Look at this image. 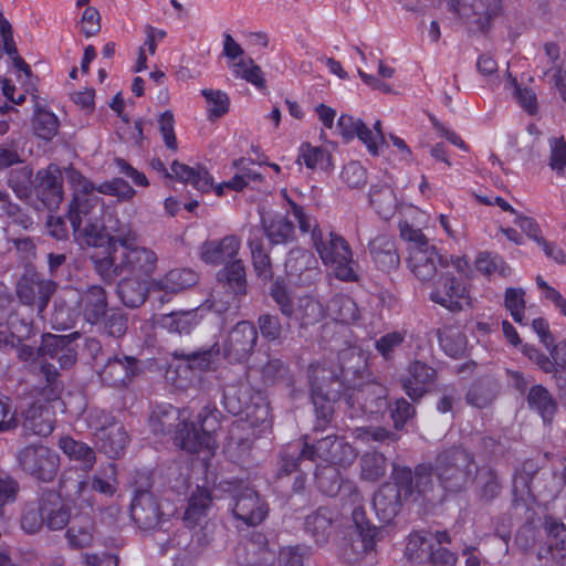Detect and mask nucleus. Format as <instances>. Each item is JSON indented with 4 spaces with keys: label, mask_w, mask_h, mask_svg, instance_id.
<instances>
[{
    "label": "nucleus",
    "mask_w": 566,
    "mask_h": 566,
    "mask_svg": "<svg viewBox=\"0 0 566 566\" xmlns=\"http://www.w3.org/2000/svg\"><path fill=\"white\" fill-rule=\"evenodd\" d=\"M302 457H315L323 459L326 462L339 465L352 463L356 458V451L348 443L333 437H326L319 440L315 447H306L302 451Z\"/></svg>",
    "instance_id": "obj_12"
},
{
    "label": "nucleus",
    "mask_w": 566,
    "mask_h": 566,
    "mask_svg": "<svg viewBox=\"0 0 566 566\" xmlns=\"http://www.w3.org/2000/svg\"><path fill=\"white\" fill-rule=\"evenodd\" d=\"M132 516L147 527H154L159 524V509L149 493H139L133 500Z\"/></svg>",
    "instance_id": "obj_32"
},
{
    "label": "nucleus",
    "mask_w": 566,
    "mask_h": 566,
    "mask_svg": "<svg viewBox=\"0 0 566 566\" xmlns=\"http://www.w3.org/2000/svg\"><path fill=\"white\" fill-rule=\"evenodd\" d=\"M332 318L345 324L355 322L358 318L356 303L348 296H335L327 306Z\"/></svg>",
    "instance_id": "obj_41"
},
{
    "label": "nucleus",
    "mask_w": 566,
    "mask_h": 566,
    "mask_svg": "<svg viewBox=\"0 0 566 566\" xmlns=\"http://www.w3.org/2000/svg\"><path fill=\"white\" fill-rule=\"evenodd\" d=\"M548 549L555 560H566V526L555 521L547 522Z\"/></svg>",
    "instance_id": "obj_42"
},
{
    "label": "nucleus",
    "mask_w": 566,
    "mask_h": 566,
    "mask_svg": "<svg viewBox=\"0 0 566 566\" xmlns=\"http://www.w3.org/2000/svg\"><path fill=\"white\" fill-rule=\"evenodd\" d=\"M253 399L252 388L247 381L229 384L223 390L224 407L233 415L242 413L250 408Z\"/></svg>",
    "instance_id": "obj_30"
},
{
    "label": "nucleus",
    "mask_w": 566,
    "mask_h": 566,
    "mask_svg": "<svg viewBox=\"0 0 566 566\" xmlns=\"http://www.w3.org/2000/svg\"><path fill=\"white\" fill-rule=\"evenodd\" d=\"M55 285L49 280L35 277H22L18 284L19 298L25 304H36L39 312H42L54 292Z\"/></svg>",
    "instance_id": "obj_20"
},
{
    "label": "nucleus",
    "mask_w": 566,
    "mask_h": 566,
    "mask_svg": "<svg viewBox=\"0 0 566 566\" xmlns=\"http://www.w3.org/2000/svg\"><path fill=\"white\" fill-rule=\"evenodd\" d=\"M233 501V515L248 525L261 523L266 515L264 504L252 489L244 488L234 495Z\"/></svg>",
    "instance_id": "obj_14"
},
{
    "label": "nucleus",
    "mask_w": 566,
    "mask_h": 566,
    "mask_svg": "<svg viewBox=\"0 0 566 566\" xmlns=\"http://www.w3.org/2000/svg\"><path fill=\"white\" fill-rule=\"evenodd\" d=\"M59 120L56 116L48 111H39L33 119V130L36 136L44 140H51L57 133Z\"/></svg>",
    "instance_id": "obj_49"
},
{
    "label": "nucleus",
    "mask_w": 566,
    "mask_h": 566,
    "mask_svg": "<svg viewBox=\"0 0 566 566\" xmlns=\"http://www.w3.org/2000/svg\"><path fill=\"white\" fill-rule=\"evenodd\" d=\"M67 541L72 547L86 548L94 543L93 526L90 521L83 524L74 522L66 533Z\"/></svg>",
    "instance_id": "obj_47"
},
{
    "label": "nucleus",
    "mask_w": 566,
    "mask_h": 566,
    "mask_svg": "<svg viewBox=\"0 0 566 566\" xmlns=\"http://www.w3.org/2000/svg\"><path fill=\"white\" fill-rule=\"evenodd\" d=\"M370 251L379 269L389 271L399 265L400 259L390 239L386 237L375 239L370 243Z\"/></svg>",
    "instance_id": "obj_33"
},
{
    "label": "nucleus",
    "mask_w": 566,
    "mask_h": 566,
    "mask_svg": "<svg viewBox=\"0 0 566 566\" xmlns=\"http://www.w3.org/2000/svg\"><path fill=\"white\" fill-rule=\"evenodd\" d=\"M440 346L451 357H459L465 353L467 338L454 327H446L439 335Z\"/></svg>",
    "instance_id": "obj_46"
},
{
    "label": "nucleus",
    "mask_w": 566,
    "mask_h": 566,
    "mask_svg": "<svg viewBox=\"0 0 566 566\" xmlns=\"http://www.w3.org/2000/svg\"><path fill=\"white\" fill-rule=\"evenodd\" d=\"M59 447L70 460L78 462L83 469L88 470L95 462V453L86 443L76 441L71 437H62Z\"/></svg>",
    "instance_id": "obj_35"
},
{
    "label": "nucleus",
    "mask_w": 566,
    "mask_h": 566,
    "mask_svg": "<svg viewBox=\"0 0 566 566\" xmlns=\"http://www.w3.org/2000/svg\"><path fill=\"white\" fill-rule=\"evenodd\" d=\"M406 555L412 560L430 559L433 563L441 562L447 566H452L455 563L454 555L448 549L443 548L432 552L430 542L420 533L409 536L406 545Z\"/></svg>",
    "instance_id": "obj_18"
},
{
    "label": "nucleus",
    "mask_w": 566,
    "mask_h": 566,
    "mask_svg": "<svg viewBox=\"0 0 566 566\" xmlns=\"http://www.w3.org/2000/svg\"><path fill=\"white\" fill-rule=\"evenodd\" d=\"M31 170L27 167L11 172L9 184L19 197H25L31 186Z\"/></svg>",
    "instance_id": "obj_59"
},
{
    "label": "nucleus",
    "mask_w": 566,
    "mask_h": 566,
    "mask_svg": "<svg viewBox=\"0 0 566 566\" xmlns=\"http://www.w3.org/2000/svg\"><path fill=\"white\" fill-rule=\"evenodd\" d=\"M289 203L291 206V213L298 222L300 229L303 232L315 228L314 220L306 216L302 208L291 201ZM312 238L323 263L328 266L337 279L343 281H354L357 279L356 264L353 260L350 248L340 235L332 232L323 235L313 229Z\"/></svg>",
    "instance_id": "obj_3"
},
{
    "label": "nucleus",
    "mask_w": 566,
    "mask_h": 566,
    "mask_svg": "<svg viewBox=\"0 0 566 566\" xmlns=\"http://www.w3.org/2000/svg\"><path fill=\"white\" fill-rule=\"evenodd\" d=\"M359 127H363V120L347 114H342L336 125L338 134L346 140L354 139Z\"/></svg>",
    "instance_id": "obj_61"
},
{
    "label": "nucleus",
    "mask_w": 566,
    "mask_h": 566,
    "mask_svg": "<svg viewBox=\"0 0 566 566\" xmlns=\"http://www.w3.org/2000/svg\"><path fill=\"white\" fill-rule=\"evenodd\" d=\"M401 237L409 242L408 265L415 276L422 281H431L437 273L442 274V268L448 264V258L438 253L419 229L407 222L400 223ZM446 268H449L446 265Z\"/></svg>",
    "instance_id": "obj_4"
},
{
    "label": "nucleus",
    "mask_w": 566,
    "mask_h": 566,
    "mask_svg": "<svg viewBox=\"0 0 566 566\" xmlns=\"http://www.w3.org/2000/svg\"><path fill=\"white\" fill-rule=\"evenodd\" d=\"M356 137L366 146L369 154L373 156H378L380 153V148L385 143V137L382 133H374L367 125L363 122V127H359Z\"/></svg>",
    "instance_id": "obj_55"
},
{
    "label": "nucleus",
    "mask_w": 566,
    "mask_h": 566,
    "mask_svg": "<svg viewBox=\"0 0 566 566\" xmlns=\"http://www.w3.org/2000/svg\"><path fill=\"white\" fill-rule=\"evenodd\" d=\"M154 287V280L123 274L117 284V294L126 306L137 307L144 304L149 291Z\"/></svg>",
    "instance_id": "obj_19"
},
{
    "label": "nucleus",
    "mask_w": 566,
    "mask_h": 566,
    "mask_svg": "<svg viewBox=\"0 0 566 566\" xmlns=\"http://www.w3.org/2000/svg\"><path fill=\"white\" fill-rule=\"evenodd\" d=\"M256 329L251 323H238L229 332L223 344L224 356L232 361H242L247 359L256 343Z\"/></svg>",
    "instance_id": "obj_11"
},
{
    "label": "nucleus",
    "mask_w": 566,
    "mask_h": 566,
    "mask_svg": "<svg viewBox=\"0 0 566 566\" xmlns=\"http://www.w3.org/2000/svg\"><path fill=\"white\" fill-rule=\"evenodd\" d=\"M324 315L323 306L313 297L305 296L297 301V304L291 307V313L287 316L294 317L300 321L302 325H310L318 322Z\"/></svg>",
    "instance_id": "obj_37"
},
{
    "label": "nucleus",
    "mask_w": 566,
    "mask_h": 566,
    "mask_svg": "<svg viewBox=\"0 0 566 566\" xmlns=\"http://www.w3.org/2000/svg\"><path fill=\"white\" fill-rule=\"evenodd\" d=\"M234 76L240 77L258 88L265 86L264 74L251 57H241L228 64Z\"/></svg>",
    "instance_id": "obj_38"
},
{
    "label": "nucleus",
    "mask_w": 566,
    "mask_h": 566,
    "mask_svg": "<svg viewBox=\"0 0 566 566\" xmlns=\"http://www.w3.org/2000/svg\"><path fill=\"white\" fill-rule=\"evenodd\" d=\"M88 427L101 444L102 450L111 458L119 457L127 443L128 436L124 426L104 410H91L87 416Z\"/></svg>",
    "instance_id": "obj_5"
},
{
    "label": "nucleus",
    "mask_w": 566,
    "mask_h": 566,
    "mask_svg": "<svg viewBox=\"0 0 566 566\" xmlns=\"http://www.w3.org/2000/svg\"><path fill=\"white\" fill-rule=\"evenodd\" d=\"M259 328L264 338L275 340L281 335V325L277 317L264 314L259 317Z\"/></svg>",
    "instance_id": "obj_63"
},
{
    "label": "nucleus",
    "mask_w": 566,
    "mask_h": 566,
    "mask_svg": "<svg viewBox=\"0 0 566 566\" xmlns=\"http://www.w3.org/2000/svg\"><path fill=\"white\" fill-rule=\"evenodd\" d=\"M504 303L513 319L518 324H523L525 310L524 291L522 289H507Z\"/></svg>",
    "instance_id": "obj_52"
},
{
    "label": "nucleus",
    "mask_w": 566,
    "mask_h": 566,
    "mask_svg": "<svg viewBox=\"0 0 566 566\" xmlns=\"http://www.w3.org/2000/svg\"><path fill=\"white\" fill-rule=\"evenodd\" d=\"M343 180L352 188H359L366 184V170L358 163H349L342 172Z\"/></svg>",
    "instance_id": "obj_60"
},
{
    "label": "nucleus",
    "mask_w": 566,
    "mask_h": 566,
    "mask_svg": "<svg viewBox=\"0 0 566 566\" xmlns=\"http://www.w3.org/2000/svg\"><path fill=\"white\" fill-rule=\"evenodd\" d=\"M159 130L167 148L177 149V139L174 132V115L170 111L164 112L158 119Z\"/></svg>",
    "instance_id": "obj_58"
},
{
    "label": "nucleus",
    "mask_w": 566,
    "mask_h": 566,
    "mask_svg": "<svg viewBox=\"0 0 566 566\" xmlns=\"http://www.w3.org/2000/svg\"><path fill=\"white\" fill-rule=\"evenodd\" d=\"M332 521L331 512L327 509H319L306 517L305 528L316 542H323L329 534Z\"/></svg>",
    "instance_id": "obj_43"
},
{
    "label": "nucleus",
    "mask_w": 566,
    "mask_h": 566,
    "mask_svg": "<svg viewBox=\"0 0 566 566\" xmlns=\"http://www.w3.org/2000/svg\"><path fill=\"white\" fill-rule=\"evenodd\" d=\"M297 161L303 163L312 170H329L333 168L329 153L325 148L313 146L310 143H303L300 146Z\"/></svg>",
    "instance_id": "obj_34"
},
{
    "label": "nucleus",
    "mask_w": 566,
    "mask_h": 566,
    "mask_svg": "<svg viewBox=\"0 0 566 566\" xmlns=\"http://www.w3.org/2000/svg\"><path fill=\"white\" fill-rule=\"evenodd\" d=\"M340 359L344 361L342 369L343 374L347 376L350 371L355 373L365 366L366 359L356 347L348 348L345 350Z\"/></svg>",
    "instance_id": "obj_62"
},
{
    "label": "nucleus",
    "mask_w": 566,
    "mask_h": 566,
    "mask_svg": "<svg viewBox=\"0 0 566 566\" xmlns=\"http://www.w3.org/2000/svg\"><path fill=\"white\" fill-rule=\"evenodd\" d=\"M61 493L66 501L80 507H92L95 503V489L90 479L65 475L61 482Z\"/></svg>",
    "instance_id": "obj_23"
},
{
    "label": "nucleus",
    "mask_w": 566,
    "mask_h": 566,
    "mask_svg": "<svg viewBox=\"0 0 566 566\" xmlns=\"http://www.w3.org/2000/svg\"><path fill=\"white\" fill-rule=\"evenodd\" d=\"M17 462L23 472L43 482L52 481L60 468L56 452L43 444L22 448L17 454Z\"/></svg>",
    "instance_id": "obj_6"
},
{
    "label": "nucleus",
    "mask_w": 566,
    "mask_h": 566,
    "mask_svg": "<svg viewBox=\"0 0 566 566\" xmlns=\"http://www.w3.org/2000/svg\"><path fill=\"white\" fill-rule=\"evenodd\" d=\"M54 428V410L46 403H34L25 412L23 429L25 432L49 436Z\"/></svg>",
    "instance_id": "obj_25"
},
{
    "label": "nucleus",
    "mask_w": 566,
    "mask_h": 566,
    "mask_svg": "<svg viewBox=\"0 0 566 566\" xmlns=\"http://www.w3.org/2000/svg\"><path fill=\"white\" fill-rule=\"evenodd\" d=\"M218 283L227 289L224 304H229L235 295L245 292V270L240 260L227 263L217 274Z\"/></svg>",
    "instance_id": "obj_26"
},
{
    "label": "nucleus",
    "mask_w": 566,
    "mask_h": 566,
    "mask_svg": "<svg viewBox=\"0 0 566 566\" xmlns=\"http://www.w3.org/2000/svg\"><path fill=\"white\" fill-rule=\"evenodd\" d=\"M63 345H66V338L64 336L51 334L44 335L42 337V344L39 347L36 357L34 359L48 380L49 392L45 394V396L49 400H54L57 398L59 388L55 384L57 371L53 365L48 363V359H55L61 349H63Z\"/></svg>",
    "instance_id": "obj_9"
},
{
    "label": "nucleus",
    "mask_w": 566,
    "mask_h": 566,
    "mask_svg": "<svg viewBox=\"0 0 566 566\" xmlns=\"http://www.w3.org/2000/svg\"><path fill=\"white\" fill-rule=\"evenodd\" d=\"M198 315L195 311L171 313L161 318V325L169 332L189 333L198 324Z\"/></svg>",
    "instance_id": "obj_45"
},
{
    "label": "nucleus",
    "mask_w": 566,
    "mask_h": 566,
    "mask_svg": "<svg viewBox=\"0 0 566 566\" xmlns=\"http://www.w3.org/2000/svg\"><path fill=\"white\" fill-rule=\"evenodd\" d=\"M66 179L74 190L69 211L74 232L84 234L88 244H102V230L92 224L88 218L91 210L98 203L97 196L93 195V184L74 169L66 171ZM105 239L107 251L92 254L95 269L104 280L111 281L123 274L153 280L158 268V254L151 248L136 244L137 233L130 224L118 226Z\"/></svg>",
    "instance_id": "obj_1"
},
{
    "label": "nucleus",
    "mask_w": 566,
    "mask_h": 566,
    "mask_svg": "<svg viewBox=\"0 0 566 566\" xmlns=\"http://www.w3.org/2000/svg\"><path fill=\"white\" fill-rule=\"evenodd\" d=\"M430 300L451 311L459 312L472 305V300L465 283L449 271L442 272L434 282Z\"/></svg>",
    "instance_id": "obj_8"
},
{
    "label": "nucleus",
    "mask_w": 566,
    "mask_h": 566,
    "mask_svg": "<svg viewBox=\"0 0 566 566\" xmlns=\"http://www.w3.org/2000/svg\"><path fill=\"white\" fill-rule=\"evenodd\" d=\"M403 496V489L396 481V483L384 484L374 495V507L380 520L384 522L391 521L399 511L401 499Z\"/></svg>",
    "instance_id": "obj_21"
},
{
    "label": "nucleus",
    "mask_w": 566,
    "mask_h": 566,
    "mask_svg": "<svg viewBox=\"0 0 566 566\" xmlns=\"http://www.w3.org/2000/svg\"><path fill=\"white\" fill-rule=\"evenodd\" d=\"M207 102L209 118H218L228 113L230 101L228 95L219 90L206 88L201 91Z\"/></svg>",
    "instance_id": "obj_48"
},
{
    "label": "nucleus",
    "mask_w": 566,
    "mask_h": 566,
    "mask_svg": "<svg viewBox=\"0 0 566 566\" xmlns=\"http://www.w3.org/2000/svg\"><path fill=\"white\" fill-rule=\"evenodd\" d=\"M394 476L403 489L405 499L415 491L424 496L432 491V474L427 467L420 465L415 472L408 468H395Z\"/></svg>",
    "instance_id": "obj_17"
},
{
    "label": "nucleus",
    "mask_w": 566,
    "mask_h": 566,
    "mask_svg": "<svg viewBox=\"0 0 566 566\" xmlns=\"http://www.w3.org/2000/svg\"><path fill=\"white\" fill-rule=\"evenodd\" d=\"M548 147V165L552 170L562 174L566 167V142L564 137H551Z\"/></svg>",
    "instance_id": "obj_51"
},
{
    "label": "nucleus",
    "mask_w": 566,
    "mask_h": 566,
    "mask_svg": "<svg viewBox=\"0 0 566 566\" xmlns=\"http://www.w3.org/2000/svg\"><path fill=\"white\" fill-rule=\"evenodd\" d=\"M436 370L430 366L415 361L402 378V387L406 394L412 399H420L434 382Z\"/></svg>",
    "instance_id": "obj_16"
},
{
    "label": "nucleus",
    "mask_w": 566,
    "mask_h": 566,
    "mask_svg": "<svg viewBox=\"0 0 566 566\" xmlns=\"http://www.w3.org/2000/svg\"><path fill=\"white\" fill-rule=\"evenodd\" d=\"M504 87L510 92L517 104L530 114H535L537 111V98L531 88H522L516 78L507 74Z\"/></svg>",
    "instance_id": "obj_44"
},
{
    "label": "nucleus",
    "mask_w": 566,
    "mask_h": 566,
    "mask_svg": "<svg viewBox=\"0 0 566 566\" xmlns=\"http://www.w3.org/2000/svg\"><path fill=\"white\" fill-rule=\"evenodd\" d=\"M474 467L463 451H455L451 459L441 458L438 467V479L448 494L459 493L472 482Z\"/></svg>",
    "instance_id": "obj_7"
},
{
    "label": "nucleus",
    "mask_w": 566,
    "mask_h": 566,
    "mask_svg": "<svg viewBox=\"0 0 566 566\" xmlns=\"http://www.w3.org/2000/svg\"><path fill=\"white\" fill-rule=\"evenodd\" d=\"M240 248V239L230 234L219 240L205 242L200 249V256L206 263L219 265L237 260Z\"/></svg>",
    "instance_id": "obj_13"
},
{
    "label": "nucleus",
    "mask_w": 566,
    "mask_h": 566,
    "mask_svg": "<svg viewBox=\"0 0 566 566\" xmlns=\"http://www.w3.org/2000/svg\"><path fill=\"white\" fill-rule=\"evenodd\" d=\"M527 400L531 408L535 409L544 421H548L556 410V403L552 396L541 385L531 388Z\"/></svg>",
    "instance_id": "obj_40"
},
{
    "label": "nucleus",
    "mask_w": 566,
    "mask_h": 566,
    "mask_svg": "<svg viewBox=\"0 0 566 566\" xmlns=\"http://www.w3.org/2000/svg\"><path fill=\"white\" fill-rule=\"evenodd\" d=\"M251 256L254 270L259 277L269 280L271 277V266L269 255L263 251L260 242L249 240Z\"/></svg>",
    "instance_id": "obj_53"
},
{
    "label": "nucleus",
    "mask_w": 566,
    "mask_h": 566,
    "mask_svg": "<svg viewBox=\"0 0 566 566\" xmlns=\"http://www.w3.org/2000/svg\"><path fill=\"white\" fill-rule=\"evenodd\" d=\"M197 274L188 269H176L155 281V287L166 293L176 294L197 283Z\"/></svg>",
    "instance_id": "obj_31"
},
{
    "label": "nucleus",
    "mask_w": 566,
    "mask_h": 566,
    "mask_svg": "<svg viewBox=\"0 0 566 566\" xmlns=\"http://www.w3.org/2000/svg\"><path fill=\"white\" fill-rule=\"evenodd\" d=\"M41 200L49 209H55L63 199L62 172L57 166L50 165L38 172Z\"/></svg>",
    "instance_id": "obj_22"
},
{
    "label": "nucleus",
    "mask_w": 566,
    "mask_h": 566,
    "mask_svg": "<svg viewBox=\"0 0 566 566\" xmlns=\"http://www.w3.org/2000/svg\"><path fill=\"white\" fill-rule=\"evenodd\" d=\"M62 496V493H49L40 502L44 525L53 531L64 528L70 521V511Z\"/></svg>",
    "instance_id": "obj_24"
},
{
    "label": "nucleus",
    "mask_w": 566,
    "mask_h": 566,
    "mask_svg": "<svg viewBox=\"0 0 566 566\" xmlns=\"http://www.w3.org/2000/svg\"><path fill=\"white\" fill-rule=\"evenodd\" d=\"M97 191L109 196H116L122 200H129L135 196V190L123 179H114L98 186Z\"/></svg>",
    "instance_id": "obj_54"
},
{
    "label": "nucleus",
    "mask_w": 566,
    "mask_h": 566,
    "mask_svg": "<svg viewBox=\"0 0 566 566\" xmlns=\"http://www.w3.org/2000/svg\"><path fill=\"white\" fill-rule=\"evenodd\" d=\"M211 502L212 499L207 489L197 486V489L191 492L184 515V521L189 528H195L206 523Z\"/></svg>",
    "instance_id": "obj_28"
},
{
    "label": "nucleus",
    "mask_w": 566,
    "mask_h": 566,
    "mask_svg": "<svg viewBox=\"0 0 566 566\" xmlns=\"http://www.w3.org/2000/svg\"><path fill=\"white\" fill-rule=\"evenodd\" d=\"M264 231L274 244L286 243L294 238V226L285 216L275 214L271 220H263Z\"/></svg>",
    "instance_id": "obj_36"
},
{
    "label": "nucleus",
    "mask_w": 566,
    "mask_h": 566,
    "mask_svg": "<svg viewBox=\"0 0 566 566\" xmlns=\"http://www.w3.org/2000/svg\"><path fill=\"white\" fill-rule=\"evenodd\" d=\"M387 470V461L380 453H367L361 458V478L367 481H376Z\"/></svg>",
    "instance_id": "obj_50"
},
{
    "label": "nucleus",
    "mask_w": 566,
    "mask_h": 566,
    "mask_svg": "<svg viewBox=\"0 0 566 566\" xmlns=\"http://www.w3.org/2000/svg\"><path fill=\"white\" fill-rule=\"evenodd\" d=\"M369 198L370 203L380 217L389 219L394 216L397 209V200L394 190L389 186L373 187Z\"/></svg>",
    "instance_id": "obj_39"
},
{
    "label": "nucleus",
    "mask_w": 566,
    "mask_h": 566,
    "mask_svg": "<svg viewBox=\"0 0 566 566\" xmlns=\"http://www.w3.org/2000/svg\"><path fill=\"white\" fill-rule=\"evenodd\" d=\"M216 422L217 417L207 411L200 412L195 422L188 409L178 410L171 405L157 406L149 417V427L155 434L169 432L177 426L175 443L187 452L202 454L203 459L212 455L217 449L212 434Z\"/></svg>",
    "instance_id": "obj_2"
},
{
    "label": "nucleus",
    "mask_w": 566,
    "mask_h": 566,
    "mask_svg": "<svg viewBox=\"0 0 566 566\" xmlns=\"http://www.w3.org/2000/svg\"><path fill=\"white\" fill-rule=\"evenodd\" d=\"M77 304L85 321L95 324L106 313V293L101 286H91L81 294Z\"/></svg>",
    "instance_id": "obj_27"
},
{
    "label": "nucleus",
    "mask_w": 566,
    "mask_h": 566,
    "mask_svg": "<svg viewBox=\"0 0 566 566\" xmlns=\"http://www.w3.org/2000/svg\"><path fill=\"white\" fill-rule=\"evenodd\" d=\"M536 284L542 290L543 297L552 302L566 316V301L553 286L548 285L541 276L536 277Z\"/></svg>",
    "instance_id": "obj_64"
},
{
    "label": "nucleus",
    "mask_w": 566,
    "mask_h": 566,
    "mask_svg": "<svg viewBox=\"0 0 566 566\" xmlns=\"http://www.w3.org/2000/svg\"><path fill=\"white\" fill-rule=\"evenodd\" d=\"M308 549L300 546H286L279 553L280 566H305L304 560Z\"/></svg>",
    "instance_id": "obj_57"
},
{
    "label": "nucleus",
    "mask_w": 566,
    "mask_h": 566,
    "mask_svg": "<svg viewBox=\"0 0 566 566\" xmlns=\"http://www.w3.org/2000/svg\"><path fill=\"white\" fill-rule=\"evenodd\" d=\"M151 167L159 172H165L169 178L191 185L201 192H208L213 188V179L205 167H191L175 160L171 164L170 171H167L160 159H153Z\"/></svg>",
    "instance_id": "obj_10"
},
{
    "label": "nucleus",
    "mask_w": 566,
    "mask_h": 566,
    "mask_svg": "<svg viewBox=\"0 0 566 566\" xmlns=\"http://www.w3.org/2000/svg\"><path fill=\"white\" fill-rule=\"evenodd\" d=\"M136 361L132 357L109 359L101 371V378L109 386H125L135 375Z\"/></svg>",
    "instance_id": "obj_29"
},
{
    "label": "nucleus",
    "mask_w": 566,
    "mask_h": 566,
    "mask_svg": "<svg viewBox=\"0 0 566 566\" xmlns=\"http://www.w3.org/2000/svg\"><path fill=\"white\" fill-rule=\"evenodd\" d=\"M318 488L328 496L339 495L342 500L349 497L352 503H356L358 492L350 481H343L338 470L333 465H327L316 472Z\"/></svg>",
    "instance_id": "obj_15"
},
{
    "label": "nucleus",
    "mask_w": 566,
    "mask_h": 566,
    "mask_svg": "<svg viewBox=\"0 0 566 566\" xmlns=\"http://www.w3.org/2000/svg\"><path fill=\"white\" fill-rule=\"evenodd\" d=\"M219 349L214 347L187 356L188 366L200 370L212 369L218 360Z\"/></svg>",
    "instance_id": "obj_56"
}]
</instances>
